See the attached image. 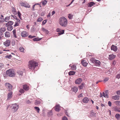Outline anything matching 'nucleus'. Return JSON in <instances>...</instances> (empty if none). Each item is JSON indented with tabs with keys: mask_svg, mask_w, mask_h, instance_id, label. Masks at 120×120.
Segmentation results:
<instances>
[{
	"mask_svg": "<svg viewBox=\"0 0 120 120\" xmlns=\"http://www.w3.org/2000/svg\"><path fill=\"white\" fill-rule=\"evenodd\" d=\"M82 96V93L81 94L79 95L78 96V97L79 98L80 97H81Z\"/></svg>",
	"mask_w": 120,
	"mask_h": 120,
	"instance_id": "59",
	"label": "nucleus"
},
{
	"mask_svg": "<svg viewBox=\"0 0 120 120\" xmlns=\"http://www.w3.org/2000/svg\"><path fill=\"white\" fill-rule=\"evenodd\" d=\"M45 12L44 11L42 12L41 13V16L44 15L45 14Z\"/></svg>",
	"mask_w": 120,
	"mask_h": 120,
	"instance_id": "54",
	"label": "nucleus"
},
{
	"mask_svg": "<svg viewBox=\"0 0 120 120\" xmlns=\"http://www.w3.org/2000/svg\"><path fill=\"white\" fill-rule=\"evenodd\" d=\"M88 6L89 7H91L92 6H93L95 4L93 2H90L88 3Z\"/></svg>",
	"mask_w": 120,
	"mask_h": 120,
	"instance_id": "21",
	"label": "nucleus"
},
{
	"mask_svg": "<svg viewBox=\"0 0 120 120\" xmlns=\"http://www.w3.org/2000/svg\"><path fill=\"white\" fill-rule=\"evenodd\" d=\"M109 59L112 60V54L110 55H109Z\"/></svg>",
	"mask_w": 120,
	"mask_h": 120,
	"instance_id": "43",
	"label": "nucleus"
},
{
	"mask_svg": "<svg viewBox=\"0 0 120 120\" xmlns=\"http://www.w3.org/2000/svg\"><path fill=\"white\" fill-rule=\"evenodd\" d=\"M75 72L74 71H70L68 73L69 75H73L75 74Z\"/></svg>",
	"mask_w": 120,
	"mask_h": 120,
	"instance_id": "24",
	"label": "nucleus"
},
{
	"mask_svg": "<svg viewBox=\"0 0 120 120\" xmlns=\"http://www.w3.org/2000/svg\"><path fill=\"white\" fill-rule=\"evenodd\" d=\"M0 31H1L3 33L5 31V29L4 27L1 28L0 29Z\"/></svg>",
	"mask_w": 120,
	"mask_h": 120,
	"instance_id": "37",
	"label": "nucleus"
},
{
	"mask_svg": "<svg viewBox=\"0 0 120 120\" xmlns=\"http://www.w3.org/2000/svg\"><path fill=\"white\" fill-rule=\"evenodd\" d=\"M22 6H24L26 8H29L30 7V6L26 3H22L21 4Z\"/></svg>",
	"mask_w": 120,
	"mask_h": 120,
	"instance_id": "10",
	"label": "nucleus"
},
{
	"mask_svg": "<svg viewBox=\"0 0 120 120\" xmlns=\"http://www.w3.org/2000/svg\"><path fill=\"white\" fill-rule=\"evenodd\" d=\"M13 27L12 26H10L8 27V30L10 31L11 30L13 29Z\"/></svg>",
	"mask_w": 120,
	"mask_h": 120,
	"instance_id": "34",
	"label": "nucleus"
},
{
	"mask_svg": "<svg viewBox=\"0 0 120 120\" xmlns=\"http://www.w3.org/2000/svg\"><path fill=\"white\" fill-rule=\"evenodd\" d=\"M18 73L19 75L21 76H22L23 75V72L21 71H19Z\"/></svg>",
	"mask_w": 120,
	"mask_h": 120,
	"instance_id": "32",
	"label": "nucleus"
},
{
	"mask_svg": "<svg viewBox=\"0 0 120 120\" xmlns=\"http://www.w3.org/2000/svg\"><path fill=\"white\" fill-rule=\"evenodd\" d=\"M28 34L26 31L22 32L21 33V36L23 37H26L28 36Z\"/></svg>",
	"mask_w": 120,
	"mask_h": 120,
	"instance_id": "5",
	"label": "nucleus"
},
{
	"mask_svg": "<svg viewBox=\"0 0 120 120\" xmlns=\"http://www.w3.org/2000/svg\"><path fill=\"white\" fill-rule=\"evenodd\" d=\"M5 57L7 58H8L9 59H10L12 57V56L11 55H10L6 56Z\"/></svg>",
	"mask_w": 120,
	"mask_h": 120,
	"instance_id": "45",
	"label": "nucleus"
},
{
	"mask_svg": "<svg viewBox=\"0 0 120 120\" xmlns=\"http://www.w3.org/2000/svg\"><path fill=\"white\" fill-rule=\"evenodd\" d=\"M120 97L118 95H116L114 96H113V99L115 100H117L119 99Z\"/></svg>",
	"mask_w": 120,
	"mask_h": 120,
	"instance_id": "14",
	"label": "nucleus"
},
{
	"mask_svg": "<svg viewBox=\"0 0 120 120\" xmlns=\"http://www.w3.org/2000/svg\"><path fill=\"white\" fill-rule=\"evenodd\" d=\"M47 1L46 0H44L42 2V4L44 5H45L47 3Z\"/></svg>",
	"mask_w": 120,
	"mask_h": 120,
	"instance_id": "41",
	"label": "nucleus"
},
{
	"mask_svg": "<svg viewBox=\"0 0 120 120\" xmlns=\"http://www.w3.org/2000/svg\"><path fill=\"white\" fill-rule=\"evenodd\" d=\"M56 30L57 32H60L58 33V34L59 35L63 34L64 33V30H62L61 31H60V29L58 28Z\"/></svg>",
	"mask_w": 120,
	"mask_h": 120,
	"instance_id": "8",
	"label": "nucleus"
},
{
	"mask_svg": "<svg viewBox=\"0 0 120 120\" xmlns=\"http://www.w3.org/2000/svg\"><path fill=\"white\" fill-rule=\"evenodd\" d=\"M114 110L116 111H118L120 112V109L118 108L117 106L113 108Z\"/></svg>",
	"mask_w": 120,
	"mask_h": 120,
	"instance_id": "22",
	"label": "nucleus"
},
{
	"mask_svg": "<svg viewBox=\"0 0 120 120\" xmlns=\"http://www.w3.org/2000/svg\"><path fill=\"white\" fill-rule=\"evenodd\" d=\"M82 81L81 79L79 78L76 80L75 83L76 84H79Z\"/></svg>",
	"mask_w": 120,
	"mask_h": 120,
	"instance_id": "15",
	"label": "nucleus"
},
{
	"mask_svg": "<svg viewBox=\"0 0 120 120\" xmlns=\"http://www.w3.org/2000/svg\"><path fill=\"white\" fill-rule=\"evenodd\" d=\"M23 88L26 91H28L29 89V86L27 85H24L23 86Z\"/></svg>",
	"mask_w": 120,
	"mask_h": 120,
	"instance_id": "7",
	"label": "nucleus"
},
{
	"mask_svg": "<svg viewBox=\"0 0 120 120\" xmlns=\"http://www.w3.org/2000/svg\"><path fill=\"white\" fill-rule=\"evenodd\" d=\"M4 18L0 17V23L4 22Z\"/></svg>",
	"mask_w": 120,
	"mask_h": 120,
	"instance_id": "39",
	"label": "nucleus"
},
{
	"mask_svg": "<svg viewBox=\"0 0 120 120\" xmlns=\"http://www.w3.org/2000/svg\"><path fill=\"white\" fill-rule=\"evenodd\" d=\"M117 48L116 46L114 45H113V50L115 52L117 50Z\"/></svg>",
	"mask_w": 120,
	"mask_h": 120,
	"instance_id": "31",
	"label": "nucleus"
},
{
	"mask_svg": "<svg viewBox=\"0 0 120 120\" xmlns=\"http://www.w3.org/2000/svg\"><path fill=\"white\" fill-rule=\"evenodd\" d=\"M84 83H82L81 85L79 87V89H81L83 88V87L84 86Z\"/></svg>",
	"mask_w": 120,
	"mask_h": 120,
	"instance_id": "30",
	"label": "nucleus"
},
{
	"mask_svg": "<svg viewBox=\"0 0 120 120\" xmlns=\"http://www.w3.org/2000/svg\"><path fill=\"white\" fill-rule=\"evenodd\" d=\"M6 74L7 75L11 77H14L15 75V73L14 71L12 69H10L6 71Z\"/></svg>",
	"mask_w": 120,
	"mask_h": 120,
	"instance_id": "4",
	"label": "nucleus"
},
{
	"mask_svg": "<svg viewBox=\"0 0 120 120\" xmlns=\"http://www.w3.org/2000/svg\"><path fill=\"white\" fill-rule=\"evenodd\" d=\"M83 102L85 103H87L89 101V99L87 97H86L83 99Z\"/></svg>",
	"mask_w": 120,
	"mask_h": 120,
	"instance_id": "16",
	"label": "nucleus"
},
{
	"mask_svg": "<svg viewBox=\"0 0 120 120\" xmlns=\"http://www.w3.org/2000/svg\"><path fill=\"white\" fill-rule=\"evenodd\" d=\"M116 78L118 79H120V74H118L116 76Z\"/></svg>",
	"mask_w": 120,
	"mask_h": 120,
	"instance_id": "57",
	"label": "nucleus"
},
{
	"mask_svg": "<svg viewBox=\"0 0 120 120\" xmlns=\"http://www.w3.org/2000/svg\"><path fill=\"white\" fill-rule=\"evenodd\" d=\"M52 114L53 113L52 110L50 111L48 113V114L49 116H51Z\"/></svg>",
	"mask_w": 120,
	"mask_h": 120,
	"instance_id": "29",
	"label": "nucleus"
},
{
	"mask_svg": "<svg viewBox=\"0 0 120 120\" xmlns=\"http://www.w3.org/2000/svg\"><path fill=\"white\" fill-rule=\"evenodd\" d=\"M71 68L73 70H75L76 69V66L74 64L71 67Z\"/></svg>",
	"mask_w": 120,
	"mask_h": 120,
	"instance_id": "28",
	"label": "nucleus"
},
{
	"mask_svg": "<svg viewBox=\"0 0 120 120\" xmlns=\"http://www.w3.org/2000/svg\"><path fill=\"white\" fill-rule=\"evenodd\" d=\"M19 92L21 93H23L24 92V90L23 89H21L19 90Z\"/></svg>",
	"mask_w": 120,
	"mask_h": 120,
	"instance_id": "44",
	"label": "nucleus"
},
{
	"mask_svg": "<svg viewBox=\"0 0 120 120\" xmlns=\"http://www.w3.org/2000/svg\"><path fill=\"white\" fill-rule=\"evenodd\" d=\"M16 20L17 21V22H18L19 23H20L21 22L20 20L18 19H17Z\"/></svg>",
	"mask_w": 120,
	"mask_h": 120,
	"instance_id": "62",
	"label": "nucleus"
},
{
	"mask_svg": "<svg viewBox=\"0 0 120 120\" xmlns=\"http://www.w3.org/2000/svg\"><path fill=\"white\" fill-rule=\"evenodd\" d=\"M93 62H95L96 66H98L100 65V62L99 60H94L93 61Z\"/></svg>",
	"mask_w": 120,
	"mask_h": 120,
	"instance_id": "11",
	"label": "nucleus"
},
{
	"mask_svg": "<svg viewBox=\"0 0 120 120\" xmlns=\"http://www.w3.org/2000/svg\"><path fill=\"white\" fill-rule=\"evenodd\" d=\"M10 17H6L4 19V21L5 22H7V20H9L10 19Z\"/></svg>",
	"mask_w": 120,
	"mask_h": 120,
	"instance_id": "38",
	"label": "nucleus"
},
{
	"mask_svg": "<svg viewBox=\"0 0 120 120\" xmlns=\"http://www.w3.org/2000/svg\"><path fill=\"white\" fill-rule=\"evenodd\" d=\"M109 79L108 78H105L104 79V81L106 82L108 81Z\"/></svg>",
	"mask_w": 120,
	"mask_h": 120,
	"instance_id": "56",
	"label": "nucleus"
},
{
	"mask_svg": "<svg viewBox=\"0 0 120 120\" xmlns=\"http://www.w3.org/2000/svg\"><path fill=\"white\" fill-rule=\"evenodd\" d=\"M34 108L37 111L38 113H39V111L40 110V109L38 107H34Z\"/></svg>",
	"mask_w": 120,
	"mask_h": 120,
	"instance_id": "36",
	"label": "nucleus"
},
{
	"mask_svg": "<svg viewBox=\"0 0 120 120\" xmlns=\"http://www.w3.org/2000/svg\"><path fill=\"white\" fill-rule=\"evenodd\" d=\"M38 66L37 63L33 60H30L29 62L28 67L30 69L34 70L35 68Z\"/></svg>",
	"mask_w": 120,
	"mask_h": 120,
	"instance_id": "3",
	"label": "nucleus"
},
{
	"mask_svg": "<svg viewBox=\"0 0 120 120\" xmlns=\"http://www.w3.org/2000/svg\"><path fill=\"white\" fill-rule=\"evenodd\" d=\"M19 50L21 52H22L24 50V49L22 47H20L19 48Z\"/></svg>",
	"mask_w": 120,
	"mask_h": 120,
	"instance_id": "46",
	"label": "nucleus"
},
{
	"mask_svg": "<svg viewBox=\"0 0 120 120\" xmlns=\"http://www.w3.org/2000/svg\"><path fill=\"white\" fill-rule=\"evenodd\" d=\"M55 11H53L52 13V15H53L55 13Z\"/></svg>",
	"mask_w": 120,
	"mask_h": 120,
	"instance_id": "63",
	"label": "nucleus"
},
{
	"mask_svg": "<svg viewBox=\"0 0 120 120\" xmlns=\"http://www.w3.org/2000/svg\"><path fill=\"white\" fill-rule=\"evenodd\" d=\"M62 120H68V118L65 116H64L62 118Z\"/></svg>",
	"mask_w": 120,
	"mask_h": 120,
	"instance_id": "48",
	"label": "nucleus"
},
{
	"mask_svg": "<svg viewBox=\"0 0 120 120\" xmlns=\"http://www.w3.org/2000/svg\"><path fill=\"white\" fill-rule=\"evenodd\" d=\"M41 38H35L33 39V40L34 41H38L41 40Z\"/></svg>",
	"mask_w": 120,
	"mask_h": 120,
	"instance_id": "27",
	"label": "nucleus"
},
{
	"mask_svg": "<svg viewBox=\"0 0 120 120\" xmlns=\"http://www.w3.org/2000/svg\"><path fill=\"white\" fill-rule=\"evenodd\" d=\"M4 66V65L3 64L0 63V69L3 68Z\"/></svg>",
	"mask_w": 120,
	"mask_h": 120,
	"instance_id": "47",
	"label": "nucleus"
},
{
	"mask_svg": "<svg viewBox=\"0 0 120 120\" xmlns=\"http://www.w3.org/2000/svg\"><path fill=\"white\" fill-rule=\"evenodd\" d=\"M104 97L105 98H106V97L108 98V95L107 94H105V95H104Z\"/></svg>",
	"mask_w": 120,
	"mask_h": 120,
	"instance_id": "60",
	"label": "nucleus"
},
{
	"mask_svg": "<svg viewBox=\"0 0 120 120\" xmlns=\"http://www.w3.org/2000/svg\"><path fill=\"white\" fill-rule=\"evenodd\" d=\"M60 107L59 105H56L55 107V110L57 112H59L60 110Z\"/></svg>",
	"mask_w": 120,
	"mask_h": 120,
	"instance_id": "13",
	"label": "nucleus"
},
{
	"mask_svg": "<svg viewBox=\"0 0 120 120\" xmlns=\"http://www.w3.org/2000/svg\"><path fill=\"white\" fill-rule=\"evenodd\" d=\"M19 23L18 22H15V24L14 25V27H16V26H18L19 25Z\"/></svg>",
	"mask_w": 120,
	"mask_h": 120,
	"instance_id": "49",
	"label": "nucleus"
},
{
	"mask_svg": "<svg viewBox=\"0 0 120 120\" xmlns=\"http://www.w3.org/2000/svg\"><path fill=\"white\" fill-rule=\"evenodd\" d=\"M12 9H13V11L14 12H15V14H16L17 12H16V11L15 10V8H14V7H12Z\"/></svg>",
	"mask_w": 120,
	"mask_h": 120,
	"instance_id": "53",
	"label": "nucleus"
},
{
	"mask_svg": "<svg viewBox=\"0 0 120 120\" xmlns=\"http://www.w3.org/2000/svg\"><path fill=\"white\" fill-rule=\"evenodd\" d=\"M12 92H10L8 94V98L7 100H9L12 97Z\"/></svg>",
	"mask_w": 120,
	"mask_h": 120,
	"instance_id": "12",
	"label": "nucleus"
},
{
	"mask_svg": "<svg viewBox=\"0 0 120 120\" xmlns=\"http://www.w3.org/2000/svg\"><path fill=\"white\" fill-rule=\"evenodd\" d=\"M100 97H102V96H104L105 95V94L104 92H103L102 93V94H101V93L100 94Z\"/></svg>",
	"mask_w": 120,
	"mask_h": 120,
	"instance_id": "52",
	"label": "nucleus"
},
{
	"mask_svg": "<svg viewBox=\"0 0 120 120\" xmlns=\"http://www.w3.org/2000/svg\"><path fill=\"white\" fill-rule=\"evenodd\" d=\"M13 22L12 21H9L6 24V26H8L11 25L13 24Z\"/></svg>",
	"mask_w": 120,
	"mask_h": 120,
	"instance_id": "20",
	"label": "nucleus"
},
{
	"mask_svg": "<svg viewBox=\"0 0 120 120\" xmlns=\"http://www.w3.org/2000/svg\"><path fill=\"white\" fill-rule=\"evenodd\" d=\"M82 64L84 66L86 67L87 66V63L85 60H82L81 62Z\"/></svg>",
	"mask_w": 120,
	"mask_h": 120,
	"instance_id": "17",
	"label": "nucleus"
},
{
	"mask_svg": "<svg viewBox=\"0 0 120 120\" xmlns=\"http://www.w3.org/2000/svg\"><path fill=\"white\" fill-rule=\"evenodd\" d=\"M108 104L109 106H111L112 103L110 101H109L108 102Z\"/></svg>",
	"mask_w": 120,
	"mask_h": 120,
	"instance_id": "55",
	"label": "nucleus"
},
{
	"mask_svg": "<svg viewBox=\"0 0 120 120\" xmlns=\"http://www.w3.org/2000/svg\"><path fill=\"white\" fill-rule=\"evenodd\" d=\"M115 116L116 118L117 119H119L120 118V115L119 114H116Z\"/></svg>",
	"mask_w": 120,
	"mask_h": 120,
	"instance_id": "33",
	"label": "nucleus"
},
{
	"mask_svg": "<svg viewBox=\"0 0 120 120\" xmlns=\"http://www.w3.org/2000/svg\"><path fill=\"white\" fill-rule=\"evenodd\" d=\"M40 102L39 101H36L35 102V104L36 105H38L40 104Z\"/></svg>",
	"mask_w": 120,
	"mask_h": 120,
	"instance_id": "51",
	"label": "nucleus"
},
{
	"mask_svg": "<svg viewBox=\"0 0 120 120\" xmlns=\"http://www.w3.org/2000/svg\"><path fill=\"white\" fill-rule=\"evenodd\" d=\"M73 15L72 14H69V15L68 16V18L70 19H71L73 17Z\"/></svg>",
	"mask_w": 120,
	"mask_h": 120,
	"instance_id": "35",
	"label": "nucleus"
},
{
	"mask_svg": "<svg viewBox=\"0 0 120 120\" xmlns=\"http://www.w3.org/2000/svg\"><path fill=\"white\" fill-rule=\"evenodd\" d=\"M41 29L42 31L45 33L46 34H48L49 33V31H48L47 30L45 29L43 27H42L41 28Z\"/></svg>",
	"mask_w": 120,
	"mask_h": 120,
	"instance_id": "19",
	"label": "nucleus"
},
{
	"mask_svg": "<svg viewBox=\"0 0 120 120\" xmlns=\"http://www.w3.org/2000/svg\"><path fill=\"white\" fill-rule=\"evenodd\" d=\"M10 109L11 111L13 113L15 112L19 108V105L17 104H14L9 105ZM9 107V106L8 107Z\"/></svg>",
	"mask_w": 120,
	"mask_h": 120,
	"instance_id": "2",
	"label": "nucleus"
},
{
	"mask_svg": "<svg viewBox=\"0 0 120 120\" xmlns=\"http://www.w3.org/2000/svg\"><path fill=\"white\" fill-rule=\"evenodd\" d=\"M5 86L8 87V88H9L10 90L12 89V86L9 83H7L5 84Z\"/></svg>",
	"mask_w": 120,
	"mask_h": 120,
	"instance_id": "9",
	"label": "nucleus"
},
{
	"mask_svg": "<svg viewBox=\"0 0 120 120\" xmlns=\"http://www.w3.org/2000/svg\"><path fill=\"white\" fill-rule=\"evenodd\" d=\"M116 94L118 95H120V90H119L116 92Z\"/></svg>",
	"mask_w": 120,
	"mask_h": 120,
	"instance_id": "58",
	"label": "nucleus"
},
{
	"mask_svg": "<svg viewBox=\"0 0 120 120\" xmlns=\"http://www.w3.org/2000/svg\"><path fill=\"white\" fill-rule=\"evenodd\" d=\"M42 20V19L41 17H40L37 19V21L38 22H41Z\"/></svg>",
	"mask_w": 120,
	"mask_h": 120,
	"instance_id": "42",
	"label": "nucleus"
},
{
	"mask_svg": "<svg viewBox=\"0 0 120 120\" xmlns=\"http://www.w3.org/2000/svg\"><path fill=\"white\" fill-rule=\"evenodd\" d=\"M13 34H16V30L14 29L12 31Z\"/></svg>",
	"mask_w": 120,
	"mask_h": 120,
	"instance_id": "61",
	"label": "nucleus"
},
{
	"mask_svg": "<svg viewBox=\"0 0 120 120\" xmlns=\"http://www.w3.org/2000/svg\"><path fill=\"white\" fill-rule=\"evenodd\" d=\"M13 17H14V18L16 19V20H17V19H18L16 17V16H15V15H14V16H13Z\"/></svg>",
	"mask_w": 120,
	"mask_h": 120,
	"instance_id": "64",
	"label": "nucleus"
},
{
	"mask_svg": "<svg viewBox=\"0 0 120 120\" xmlns=\"http://www.w3.org/2000/svg\"><path fill=\"white\" fill-rule=\"evenodd\" d=\"M114 102L116 105L120 106V101H114Z\"/></svg>",
	"mask_w": 120,
	"mask_h": 120,
	"instance_id": "25",
	"label": "nucleus"
},
{
	"mask_svg": "<svg viewBox=\"0 0 120 120\" xmlns=\"http://www.w3.org/2000/svg\"><path fill=\"white\" fill-rule=\"evenodd\" d=\"M47 20H44L42 22V24L43 25L45 24V23H46L47 21Z\"/></svg>",
	"mask_w": 120,
	"mask_h": 120,
	"instance_id": "50",
	"label": "nucleus"
},
{
	"mask_svg": "<svg viewBox=\"0 0 120 120\" xmlns=\"http://www.w3.org/2000/svg\"><path fill=\"white\" fill-rule=\"evenodd\" d=\"M18 16L19 18L20 19H21V14L19 11H18Z\"/></svg>",
	"mask_w": 120,
	"mask_h": 120,
	"instance_id": "40",
	"label": "nucleus"
},
{
	"mask_svg": "<svg viewBox=\"0 0 120 120\" xmlns=\"http://www.w3.org/2000/svg\"><path fill=\"white\" fill-rule=\"evenodd\" d=\"M5 36L6 37H9L10 36L9 33L8 32H6L5 33Z\"/></svg>",
	"mask_w": 120,
	"mask_h": 120,
	"instance_id": "26",
	"label": "nucleus"
},
{
	"mask_svg": "<svg viewBox=\"0 0 120 120\" xmlns=\"http://www.w3.org/2000/svg\"><path fill=\"white\" fill-rule=\"evenodd\" d=\"M59 22L61 26L63 27H65L67 25L68 21L65 18L62 17L60 18Z\"/></svg>",
	"mask_w": 120,
	"mask_h": 120,
	"instance_id": "1",
	"label": "nucleus"
},
{
	"mask_svg": "<svg viewBox=\"0 0 120 120\" xmlns=\"http://www.w3.org/2000/svg\"><path fill=\"white\" fill-rule=\"evenodd\" d=\"M96 113L94 112L93 111H91L90 112V116L92 117L95 115Z\"/></svg>",
	"mask_w": 120,
	"mask_h": 120,
	"instance_id": "23",
	"label": "nucleus"
},
{
	"mask_svg": "<svg viewBox=\"0 0 120 120\" xmlns=\"http://www.w3.org/2000/svg\"><path fill=\"white\" fill-rule=\"evenodd\" d=\"M72 90L73 92H76L78 90V88L76 86H74L72 88Z\"/></svg>",
	"mask_w": 120,
	"mask_h": 120,
	"instance_id": "18",
	"label": "nucleus"
},
{
	"mask_svg": "<svg viewBox=\"0 0 120 120\" xmlns=\"http://www.w3.org/2000/svg\"><path fill=\"white\" fill-rule=\"evenodd\" d=\"M10 41L8 40L4 42V45L6 47H8L10 45Z\"/></svg>",
	"mask_w": 120,
	"mask_h": 120,
	"instance_id": "6",
	"label": "nucleus"
}]
</instances>
